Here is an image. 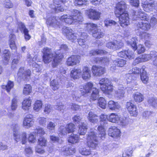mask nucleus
Returning <instances> with one entry per match:
<instances>
[{
    "mask_svg": "<svg viewBox=\"0 0 157 157\" xmlns=\"http://www.w3.org/2000/svg\"><path fill=\"white\" fill-rule=\"evenodd\" d=\"M73 14L71 16L69 15H64L61 17L59 20H66L68 19L70 20H81L82 18V13L79 11L77 10H75L73 11Z\"/></svg>",
    "mask_w": 157,
    "mask_h": 157,
    "instance_id": "nucleus-13",
    "label": "nucleus"
},
{
    "mask_svg": "<svg viewBox=\"0 0 157 157\" xmlns=\"http://www.w3.org/2000/svg\"><path fill=\"white\" fill-rule=\"evenodd\" d=\"M58 132L59 135L61 136H64L68 133L66 127L64 126H60L59 128Z\"/></svg>",
    "mask_w": 157,
    "mask_h": 157,
    "instance_id": "nucleus-54",
    "label": "nucleus"
},
{
    "mask_svg": "<svg viewBox=\"0 0 157 157\" xmlns=\"http://www.w3.org/2000/svg\"><path fill=\"white\" fill-rule=\"evenodd\" d=\"M142 62H146L151 59L153 61V64L157 68V52H151L150 54H144L140 56Z\"/></svg>",
    "mask_w": 157,
    "mask_h": 157,
    "instance_id": "nucleus-10",
    "label": "nucleus"
},
{
    "mask_svg": "<svg viewBox=\"0 0 157 157\" xmlns=\"http://www.w3.org/2000/svg\"><path fill=\"white\" fill-rule=\"evenodd\" d=\"M18 28L22 33H24L28 31L24 24L22 22H20L18 25Z\"/></svg>",
    "mask_w": 157,
    "mask_h": 157,
    "instance_id": "nucleus-61",
    "label": "nucleus"
},
{
    "mask_svg": "<svg viewBox=\"0 0 157 157\" xmlns=\"http://www.w3.org/2000/svg\"><path fill=\"white\" fill-rule=\"evenodd\" d=\"M120 131L116 127L112 126L109 128L108 135L113 138L118 137L120 136Z\"/></svg>",
    "mask_w": 157,
    "mask_h": 157,
    "instance_id": "nucleus-24",
    "label": "nucleus"
},
{
    "mask_svg": "<svg viewBox=\"0 0 157 157\" xmlns=\"http://www.w3.org/2000/svg\"><path fill=\"white\" fill-rule=\"evenodd\" d=\"M78 136V135L72 134L68 138V142L71 144H74L78 142L79 140Z\"/></svg>",
    "mask_w": 157,
    "mask_h": 157,
    "instance_id": "nucleus-44",
    "label": "nucleus"
},
{
    "mask_svg": "<svg viewBox=\"0 0 157 157\" xmlns=\"http://www.w3.org/2000/svg\"><path fill=\"white\" fill-rule=\"evenodd\" d=\"M93 84L90 82L87 83L83 86H81L80 88V91L82 95H84L90 93L92 91V89L93 88Z\"/></svg>",
    "mask_w": 157,
    "mask_h": 157,
    "instance_id": "nucleus-21",
    "label": "nucleus"
},
{
    "mask_svg": "<svg viewBox=\"0 0 157 157\" xmlns=\"http://www.w3.org/2000/svg\"><path fill=\"white\" fill-rule=\"evenodd\" d=\"M126 8V4L124 1H121L118 2L116 4L115 10V14L119 15V13L124 12Z\"/></svg>",
    "mask_w": 157,
    "mask_h": 157,
    "instance_id": "nucleus-17",
    "label": "nucleus"
},
{
    "mask_svg": "<svg viewBox=\"0 0 157 157\" xmlns=\"http://www.w3.org/2000/svg\"><path fill=\"white\" fill-rule=\"evenodd\" d=\"M120 119V117L118 115L115 113H112L109 116V121L113 123H115L117 122Z\"/></svg>",
    "mask_w": 157,
    "mask_h": 157,
    "instance_id": "nucleus-35",
    "label": "nucleus"
},
{
    "mask_svg": "<svg viewBox=\"0 0 157 157\" xmlns=\"http://www.w3.org/2000/svg\"><path fill=\"white\" fill-rule=\"evenodd\" d=\"M98 86L103 92L109 95L113 89L111 81L106 78H102L99 80Z\"/></svg>",
    "mask_w": 157,
    "mask_h": 157,
    "instance_id": "nucleus-3",
    "label": "nucleus"
},
{
    "mask_svg": "<svg viewBox=\"0 0 157 157\" xmlns=\"http://www.w3.org/2000/svg\"><path fill=\"white\" fill-rule=\"evenodd\" d=\"M115 15L119 20H128L130 19L129 15L126 11L123 13H119V15L117 14Z\"/></svg>",
    "mask_w": 157,
    "mask_h": 157,
    "instance_id": "nucleus-46",
    "label": "nucleus"
},
{
    "mask_svg": "<svg viewBox=\"0 0 157 157\" xmlns=\"http://www.w3.org/2000/svg\"><path fill=\"white\" fill-rule=\"evenodd\" d=\"M107 52L105 50H103L96 49L94 50H92L90 51V55L95 56L98 55L105 54Z\"/></svg>",
    "mask_w": 157,
    "mask_h": 157,
    "instance_id": "nucleus-51",
    "label": "nucleus"
},
{
    "mask_svg": "<svg viewBox=\"0 0 157 157\" xmlns=\"http://www.w3.org/2000/svg\"><path fill=\"white\" fill-rule=\"evenodd\" d=\"M118 56L121 57L125 59L128 58L129 59H132L134 58V55L133 52H130L128 50V51L123 50L119 52L118 53Z\"/></svg>",
    "mask_w": 157,
    "mask_h": 157,
    "instance_id": "nucleus-25",
    "label": "nucleus"
},
{
    "mask_svg": "<svg viewBox=\"0 0 157 157\" xmlns=\"http://www.w3.org/2000/svg\"><path fill=\"white\" fill-rule=\"evenodd\" d=\"M3 58L4 62L7 63L9 61L10 56V52L8 49H5L3 51Z\"/></svg>",
    "mask_w": 157,
    "mask_h": 157,
    "instance_id": "nucleus-47",
    "label": "nucleus"
},
{
    "mask_svg": "<svg viewBox=\"0 0 157 157\" xmlns=\"http://www.w3.org/2000/svg\"><path fill=\"white\" fill-rule=\"evenodd\" d=\"M68 48L66 44H63L61 46L60 50H58L53 53L52 52L51 49L47 47L44 48L42 51L43 54V60L45 63H48L53 60L52 62V66L56 67L60 63L61 59L63 58V55L61 53L60 51L63 50L67 51Z\"/></svg>",
    "mask_w": 157,
    "mask_h": 157,
    "instance_id": "nucleus-1",
    "label": "nucleus"
},
{
    "mask_svg": "<svg viewBox=\"0 0 157 157\" xmlns=\"http://www.w3.org/2000/svg\"><path fill=\"white\" fill-rule=\"evenodd\" d=\"M33 133L35 136L37 135L40 137L45 134V131L43 128L40 127H38L34 130Z\"/></svg>",
    "mask_w": 157,
    "mask_h": 157,
    "instance_id": "nucleus-42",
    "label": "nucleus"
},
{
    "mask_svg": "<svg viewBox=\"0 0 157 157\" xmlns=\"http://www.w3.org/2000/svg\"><path fill=\"white\" fill-rule=\"evenodd\" d=\"M72 95L73 100L78 102L81 101L82 97L80 95L78 94V91H74Z\"/></svg>",
    "mask_w": 157,
    "mask_h": 157,
    "instance_id": "nucleus-52",
    "label": "nucleus"
},
{
    "mask_svg": "<svg viewBox=\"0 0 157 157\" xmlns=\"http://www.w3.org/2000/svg\"><path fill=\"white\" fill-rule=\"evenodd\" d=\"M13 86L14 83L13 82L9 81L6 85H3L2 87L3 89H5L8 93H9L13 87Z\"/></svg>",
    "mask_w": 157,
    "mask_h": 157,
    "instance_id": "nucleus-41",
    "label": "nucleus"
},
{
    "mask_svg": "<svg viewBox=\"0 0 157 157\" xmlns=\"http://www.w3.org/2000/svg\"><path fill=\"white\" fill-rule=\"evenodd\" d=\"M113 63L118 67H123L126 64V61L123 59H118L114 61Z\"/></svg>",
    "mask_w": 157,
    "mask_h": 157,
    "instance_id": "nucleus-49",
    "label": "nucleus"
},
{
    "mask_svg": "<svg viewBox=\"0 0 157 157\" xmlns=\"http://www.w3.org/2000/svg\"><path fill=\"white\" fill-rule=\"evenodd\" d=\"M10 39L9 40L10 47L11 49L16 50V47L15 42V35L14 34H10L9 36Z\"/></svg>",
    "mask_w": 157,
    "mask_h": 157,
    "instance_id": "nucleus-38",
    "label": "nucleus"
},
{
    "mask_svg": "<svg viewBox=\"0 0 157 157\" xmlns=\"http://www.w3.org/2000/svg\"><path fill=\"white\" fill-rule=\"evenodd\" d=\"M17 75L19 76L22 77L27 81L30 78L31 71L29 69L24 71V68L21 67L19 69Z\"/></svg>",
    "mask_w": 157,
    "mask_h": 157,
    "instance_id": "nucleus-20",
    "label": "nucleus"
},
{
    "mask_svg": "<svg viewBox=\"0 0 157 157\" xmlns=\"http://www.w3.org/2000/svg\"><path fill=\"white\" fill-rule=\"evenodd\" d=\"M108 106L109 109L111 110L118 109L120 107V105L117 102H115L112 101H109L108 102Z\"/></svg>",
    "mask_w": 157,
    "mask_h": 157,
    "instance_id": "nucleus-43",
    "label": "nucleus"
},
{
    "mask_svg": "<svg viewBox=\"0 0 157 157\" xmlns=\"http://www.w3.org/2000/svg\"><path fill=\"white\" fill-rule=\"evenodd\" d=\"M33 116L31 114H28L24 118L23 121V125L28 128L31 126L33 124Z\"/></svg>",
    "mask_w": 157,
    "mask_h": 157,
    "instance_id": "nucleus-23",
    "label": "nucleus"
},
{
    "mask_svg": "<svg viewBox=\"0 0 157 157\" xmlns=\"http://www.w3.org/2000/svg\"><path fill=\"white\" fill-rule=\"evenodd\" d=\"M32 100L30 97L24 99L22 103V108L23 109L29 112L31 105Z\"/></svg>",
    "mask_w": 157,
    "mask_h": 157,
    "instance_id": "nucleus-28",
    "label": "nucleus"
},
{
    "mask_svg": "<svg viewBox=\"0 0 157 157\" xmlns=\"http://www.w3.org/2000/svg\"><path fill=\"white\" fill-rule=\"evenodd\" d=\"M17 99L16 98H14L12 100L11 105V109L13 110H15L17 107Z\"/></svg>",
    "mask_w": 157,
    "mask_h": 157,
    "instance_id": "nucleus-60",
    "label": "nucleus"
},
{
    "mask_svg": "<svg viewBox=\"0 0 157 157\" xmlns=\"http://www.w3.org/2000/svg\"><path fill=\"white\" fill-rule=\"evenodd\" d=\"M133 97L134 100L136 102H141L144 99L143 95L139 92H137L133 94Z\"/></svg>",
    "mask_w": 157,
    "mask_h": 157,
    "instance_id": "nucleus-36",
    "label": "nucleus"
},
{
    "mask_svg": "<svg viewBox=\"0 0 157 157\" xmlns=\"http://www.w3.org/2000/svg\"><path fill=\"white\" fill-rule=\"evenodd\" d=\"M63 78V75H60L59 76H57L56 79L52 80L50 82V86L53 90H56L58 89L59 87V80H62Z\"/></svg>",
    "mask_w": 157,
    "mask_h": 157,
    "instance_id": "nucleus-19",
    "label": "nucleus"
},
{
    "mask_svg": "<svg viewBox=\"0 0 157 157\" xmlns=\"http://www.w3.org/2000/svg\"><path fill=\"white\" fill-rule=\"evenodd\" d=\"M137 37H132L130 40L127 41V43L128 45L130 46L134 51L137 49L138 53L140 54L144 52L145 51V49L144 47L141 44L139 45L138 47L137 46Z\"/></svg>",
    "mask_w": 157,
    "mask_h": 157,
    "instance_id": "nucleus-7",
    "label": "nucleus"
},
{
    "mask_svg": "<svg viewBox=\"0 0 157 157\" xmlns=\"http://www.w3.org/2000/svg\"><path fill=\"white\" fill-rule=\"evenodd\" d=\"M53 106L50 104H46L44 105V112L45 114H48L53 109Z\"/></svg>",
    "mask_w": 157,
    "mask_h": 157,
    "instance_id": "nucleus-55",
    "label": "nucleus"
},
{
    "mask_svg": "<svg viewBox=\"0 0 157 157\" xmlns=\"http://www.w3.org/2000/svg\"><path fill=\"white\" fill-rule=\"evenodd\" d=\"M62 33L63 35L69 40L73 42L77 38L76 34L71 28L64 26L62 28Z\"/></svg>",
    "mask_w": 157,
    "mask_h": 157,
    "instance_id": "nucleus-9",
    "label": "nucleus"
},
{
    "mask_svg": "<svg viewBox=\"0 0 157 157\" xmlns=\"http://www.w3.org/2000/svg\"><path fill=\"white\" fill-rule=\"evenodd\" d=\"M87 144L89 147L95 148L98 145V137L93 130L91 129L87 137Z\"/></svg>",
    "mask_w": 157,
    "mask_h": 157,
    "instance_id": "nucleus-8",
    "label": "nucleus"
},
{
    "mask_svg": "<svg viewBox=\"0 0 157 157\" xmlns=\"http://www.w3.org/2000/svg\"><path fill=\"white\" fill-rule=\"evenodd\" d=\"M142 2L144 3L143 4V7L144 10L147 12L150 11H153L155 10H157V2H154L153 3L146 2V1H149L147 0H144Z\"/></svg>",
    "mask_w": 157,
    "mask_h": 157,
    "instance_id": "nucleus-12",
    "label": "nucleus"
},
{
    "mask_svg": "<svg viewBox=\"0 0 157 157\" xmlns=\"http://www.w3.org/2000/svg\"><path fill=\"white\" fill-rule=\"evenodd\" d=\"M66 0H54L53 5H50L51 8L52 9L54 13H58L59 11L62 12L64 9L60 6V2L64 3Z\"/></svg>",
    "mask_w": 157,
    "mask_h": 157,
    "instance_id": "nucleus-15",
    "label": "nucleus"
},
{
    "mask_svg": "<svg viewBox=\"0 0 157 157\" xmlns=\"http://www.w3.org/2000/svg\"><path fill=\"white\" fill-rule=\"evenodd\" d=\"M144 67L143 66L140 70L141 79L143 82L147 84L148 82L149 78L146 72L144 70Z\"/></svg>",
    "mask_w": 157,
    "mask_h": 157,
    "instance_id": "nucleus-29",
    "label": "nucleus"
},
{
    "mask_svg": "<svg viewBox=\"0 0 157 157\" xmlns=\"http://www.w3.org/2000/svg\"><path fill=\"white\" fill-rule=\"evenodd\" d=\"M46 20V23L47 25L53 27L55 28H60L62 25L66 24L68 25L74 24L75 22H78V24H80L82 22L81 20Z\"/></svg>",
    "mask_w": 157,
    "mask_h": 157,
    "instance_id": "nucleus-5",
    "label": "nucleus"
},
{
    "mask_svg": "<svg viewBox=\"0 0 157 157\" xmlns=\"http://www.w3.org/2000/svg\"><path fill=\"white\" fill-rule=\"evenodd\" d=\"M79 151L83 155H89L90 153V148L89 147H80Z\"/></svg>",
    "mask_w": 157,
    "mask_h": 157,
    "instance_id": "nucleus-48",
    "label": "nucleus"
},
{
    "mask_svg": "<svg viewBox=\"0 0 157 157\" xmlns=\"http://www.w3.org/2000/svg\"><path fill=\"white\" fill-rule=\"evenodd\" d=\"M42 103L40 100H37L36 101L34 104L33 109L36 112L39 111L41 108L42 106Z\"/></svg>",
    "mask_w": 157,
    "mask_h": 157,
    "instance_id": "nucleus-50",
    "label": "nucleus"
},
{
    "mask_svg": "<svg viewBox=\"0 0 157 157\" xmlns=\"http://www.w3.org/2000/svg\"><path fill=\"white\" fill-rule=\"evenodd\" d=\"M61 151L63 152L64 155H68L74 153L75 149L72 146L67 145L63 147L61 149Z\"/></svg>",
    "mask_w": 157,
    "mask_h": 157,
    "instance_id": "nucleus-26",
    "label": "nucleus"
},
{
    "mask_svg": "<svg viewBox=\"0 0 157 157\" xmlns=\"http://www.w3.org/2000/svg\"><path fill=\"white\" fill-rule=\"evenodd\" d=\"M95 61L97 63L104 65H108L109 64V60L106 57L96 58L95 59Z\"/></svg>",
    "mask_w": 157,
    "mask_h": 157,
    "instance_id": "nucleus-31",
    "label": "nucleus"
},
{
    "mask_svg": "<svg viewBox=\"0 0 157 157\" xmlns=\"http://www.w3.org/2000/svg\"><path fill=\"white\" fill-rule=\"evenodd\" d=\"M142 21L139 22L137 26L144 30H149L151 26H153L156 23L157 20H142Z\"/></svg>",
    "mask_w": 157,
    "mask_h": 157,
    "instance_id": "nucleus-11",
    "label": "nucleus"
},
{
    "mask_svg": "<svg viewBox=\"0 0 157 157\" xmlns=\"http://www.w3.org/2000/svg\"><path fill=\"white\" fill-rule=\"evenodd\" d=\"M100 120L101 121V125L103 124V126H99L98 128V137L101 139L103 140L105 138V132L104 127H107L106 124L108 123L109 117L104 114H101L100 116Z\"/></svg>",
    "mask_w": 157,
    "mask_h": 157,
    "instance_id": "nucleus-6",
    "label": "nucleus"
},
{
    "mask_svg": "<svg viewBox=\"0 0 157 157\" xmlns=\"http://www.w3.org/2000/svg\"><path fill=\"white\" fill-rule=\"evenodd\" d=\"M121 85H120L119 88L118 90L115 91V94L116 96L119 99H121L124 97V88L123 87H121Z\"/></svg>",
    "mask_w": 157,
    "mask_h": 157,
    "instance_id": "nucleus-40",
    "label": "nucleus"
},
{
    "mask_svg": "<svg viewBox=\"0 0 157 157\" xmlns=\"http://www.w3.org/2000/svg\"><path fill=\"white\" fill-rule=\"evenodd\" d=\"M33 66V72H39L42 69V66L40 64L39 65L36 63H34L32 64Z\"/></svg>",
    "mask_w": 157,
    "mask_h": 157,
    "instance_id": "nucleus-56",
    "label": "nucleus"
},
{
    "mask_svg": "<svg viewBox=\"0 0 157 157\" xmlns=\"http://www.w3.org/2000/svg\"><path fill=\"white\" fill-rule=\"evenodd\" d=\"M20 126V125L17 123H14L11 126V128H13L14 139L17 142L21 141L22 144H25L27 141L26 133L23 132L19 134Z\"/></svg>",
    "mask_w": 157,
    "mask_h": 157,
    "instance_id": "nucleus-2",
    "label": "nucleus"
},
{
    "mask_svg": "<svg viewBox=\"0 0 157 157\" xmlns=\"http://www.w3.org/2000/svg\"><path fill=\"white\" fill-rule=\"evenodd\" d=\"M126 107L130 115L133 117H136L138 114V111L136 106L130 102L126 103Z\"/></svg>",
    "mask_w": 157,
    "mask_h": 157,
    "instance_id": "nucleus-18",
    "label": "nucleus"
},
{
    "mask_svg": "<svg viewBox=\"0 0 157 157\" xmlns=\"http://www.w3.org/2000/svg\"><path fill=\"white\" fill-rule=\"evenodd\" d=\"M55 109L61 111L63 113H64V111H66L67 110V108L62 103H60L59 105H55Z\"/></svg>",
    "mask_w": 157,
    "mask_h": 157,
    "instance_id": "nucleus-57",
    "label": "nucleus"
},
{
    "mask_svg": "<svg viewBox=\"0 0 157 157\" xmlns=\"http://www.w3.org/2000/svg\"><path fill=\"white\" fill-rule=\"evenodd\" d=\"M47 140L44 137H40L38 139V143L39 145L41 146H45L46 144Z\"/></svg>",
    "mask_w": 157,
    "mask_h": 157,
    "instance_id": "nucleus-62",
    "label": "nucleus"
},
{
    "mask_svg": "<svg viewBox=\"0 0 157 157\" xmlns=\"http://www.w3.org/2000/svg\"><path fill=\"white\" fill-rule=\"evenodd\" d=\"M91 69L93 74L96 76L102 75L104 73L105 71L104 67L99 66L93 65Z\"/></svg>",
    "mask_w": 157,
    "mask_h": 157,
    "instance_id": "nucleus-22",
    "label": "nucleus"
},
{
    "mask_svg": "<svg viewBox=\"0 0 157 157\" xmlns=\"http://www.w3.org/2000/svg\"><path fill=\"white\" fill-rule=\"evenodd\" d=\"M78 42L79 45L82 46L83 48H87L88 47V45L86 43V41L85 40L80 38L78 39Z\"/></svg>",
    "mask_w": 157,
    "mask_h": 157,
    "instance_id": "nucleus-59",
    "label": "nucleus"
},
{
    "mask_svg": "<svg viewBox=\"0 0 157 157\" xmlns=\"http://www.w3.org/2000/svg\"><path fill=\"white\" fill-rule=\"evenodd\" d=\"M80 56L78 55H73L69 57L66 63L68 66H73L79 63Z\"/></svg>",
    "mask_w": 157,
    "mask_h": 157,
    "instance_id": "nucleus-16",
    "label": "nucleus"
},
{
    "mask_svg": "<svg viewBox=\"0 0 157 157\" xmlns=\"http://www.w3.org/2000/svg\"><path fill=\"white\" fill-rule=\"evenodd\" d=\"M99 90L95 88L92 89V92L90 97V101H94L99 98Z\"/></svg>",
    "mask_w": 157,
    "mask_h": 157,
    "instance_id": "nucleus-34",
    "label": "nucleus"
},
{
    "mask_svg": "<svg viewBox=\"0 0 157 157\" xmlns=\"http://www.w3.org/2000/svg\"><path fill=\"white\" fill-rule=\"evenodd\" d=\"M85 25H86V29L90 33L92 34L94 37L99 39L103 36L104 33L100 29H98L96 24L88 23Z\"/></svg>",
    "mask_w": 157,
    "mask_h": 157,
    "instance_id": "nucleus-4",
    "label": "nucleus"
},
{
    "mask_svg": "<svg viewBox=\"0 0 157 157\" xmlns=\"http://www.w3.org/2000/svg\"><path fill=\"white\" fill-rule=\"evenodd\" d=\"M140 36L142 39H144L146 40L145 42V45L148 47H150L148 45V44H149V41L148 40L150 38L151 35L148 33L143 32L139 34Z\"/></svg>",
    "mask_w": 157,
    "mask_h": 157,
    "instance_id": "nucleus-37",
    "label": "nucleus"
},
{
    "mask_svg": "<svg viewBox=\"0 0 157 157\" xmlns=\"http://www.w3.org/2000/svg\"><path fill=\"white\" fill-rule=\"evenodd\" d=\"M87 117L89 121L92 123L95 124L98 122V117L91 112H89Z\"/></svg>",
    "mask_w": 157,
    "mask_h": 157,
    "instance_id": "nucleus-33",
    "label": "nucleus"
},
{
    "mask_svg": "<svg viewBox=\"0 0 157 157\" xmlns=\"http://www.w3.org/2000/svg\"><path fill=\"white\" fill-rule=\"evenodd\" d=\"M4 6L6 8H10L13 6V3L10 0H5L3 2Z\"/></svg>",
    "mask_w": 157,
    "mask_h": 157,
    "instance_id": "nucleus-64",
    "label": "nucleus"
},
{
    "mask_svg": "<svg viewBox=\"0 0 157 157\" xmlns=\"http://www.w3.org/2000/svg\"><path fill=\"white\" fill-rule=\"evenodd\" d=\"M124 44L121 41L115 40L112 42H109L106 44V47L109 48L116 50L123 47Z\"/></svg>",
    "mask_w": 157,
    "mask_h": 157,
    "instance_id": "nucleus-14",
    "label": "nucleus"
},
{
    "mask_svg": "<svg viewBox=\"0 0 157 157\" xmlns=\"http://www.w3.org/2000/svg\"><path fill=\"white\" fill-rule=\"evenodd\" d=\"M81 70L80 69L74 68L71 72V76L74 79L79 78L81 75Z\"/></svg>",
    "mask_w": 157,
    "mask_h": 157,
    "instance_id": "nucleus-32",
    "label": "nucleus"
},
{
    "mask_svg": "<svg viewBox=\"0 0 157 157\" xmlns=\"http://www.w3.org/2000/svg\"><path fill=\"white\" fill-rule=\"evenodd\" d=\"M91 71L87 67H85L82 69V78L85 80L89 79L91 77Z\"/></svg>",
    "mask_w": 157,
    "mask_h": 157,
    "instance_id": "nucleus-30",
    "label": "nucleus"
},
{
    "mask_svg": "<svg viewBox=\"0 0 157 157\" xmlns=\"http://www.w3.org/2000/svg\"><path fill=\"white\" fill-rule=\"evenodd\" d=\"M31 91V87L29 84L26 85L24 87L23 93L25 95L29 94Z\"/></svg>",
    "mask_w": 157,
    "mask_h": 157,
    "instance_id": "nucleus-58",
    "label": "nucleus"
},
{
    "mask_svg": "<svg viewBox=\"0 0 157 157\" xmlns=\"http://www.w3.org/2000/svg\"><path fill=\"white\" fill-rule=\"evenodd\" d=\"M98 104L100 107L103 109L106 108V102L105 99L102 97H100L98 101Z\"/></svg>",
    "mask_w": 157,
    "mask_h": 157,
    "instance_id": "nucleus-53",
    "label": "nucleus"
},
{
    "mask_svg": "<svg viewBox=\"0 0 157 157\" xmlns=\"http://www.w3.org/2000/svg\"><path fill=\"white\" fill-rule=\"evenodd\" d=\"M81 123V124L79 125L78 132L79 135H83L85 134L87 131V125L86 124L84 123Z\"/></svg>",
    "mask_w": 157,
    "mask_h": 157,
    "instance_id": "nucleus-39",
    "label": "nucleus"
},
{
    "mask_svg": "<svg viewBox=\"0 0 157 157\" xmlns=\"http://www.w3.org/2000/svg\"><path fill=\"white\" fill-rule=\"evenodd\" d=\"M88 17L90 19L98 20L100 17V13L93 9H90L88 11Z\"/></svg>",
    "mask_w": 157,
    "mask_h": 157,
    "instance_id": "nucleus-27",
    "label": "nucleus"
},
{
    "mask_svg": "<svg viewBox=\"0 0 157 157\" xmlns=\"http://www.w3.org/2000/svg\"><path fill=\"white\" fill-rule=\"evenodd\" d=\"M66 127L68 133H69L74 132V130L75 128V125L74 124L71 123L68 124Z\"/></svg>",
    "mask_w": 157,
    "mask_h": 157,
    "instance_id": "nucleus-63",
    "label": "nucleus"
},
{
    "mask_svg": "<svg viewBox=\"0 0 157 157\" xmlns=\"http://www.w3.org/2000/svg\"><path fill=\"white\" fill-rule=\"evenodd\" d=\"M132 71H129L128 73L126 74V80L128 83H130L132 81L135 80L136 78V76L131 73Z\"/></svg>",
    "mask_w": 157,
    "mask_h": 157,
    "instance_id": "nucleus-45",
    "label": "nucleus"
}]
</instances>
